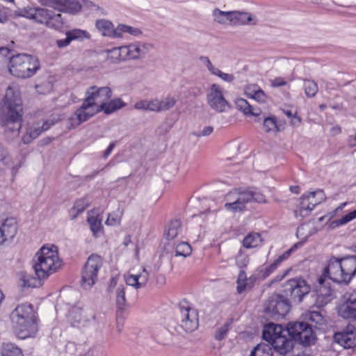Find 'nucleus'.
<instances>
[{"instance_id": "nucleus-28", "label": "nucleus", "mask_w": 356, "mask_h": 356, "mask_svg": "<svg viewBox=\"0 0 356 356\" xmlns=\"http://www.w3.org/2000/svg\"><path fill=\"white\" fill-rule=\"evenodd\" d=\"M262 241L260 234L257 232H251L248 234L243 240V245L245 248H252L259 246Z\"/></svg>"}, {"instance_id": "nucleus-23", "label": "nucleus", "mask_w": 356, "mask_h": 356, "mask_svg": "<svg viewBox=\"0 0 356 356\" xmlns=\"http://www.w3.org/2000/svg\"><path fill=\"white\" fill-rule=\"evenodd\" d=\"M91 200L88 196H84L76 200L72 208L70 210V216L71 220H74L80 213L90 204Z\"/></svg>"}, {"instance_id": "nucleus-63", "label": "nucleus", "mask_w": 356, "mask_h": 356, "mask_svg": "<svg viewBox=\"0 0 356 356\" xmlns=\"http://www.w3.org/2000/svg\"><path fill=\"white\" fill-rule=\"evenodd\" d=\"M120 222V218L116 216H113L112 215H109L106 220V223L108 225H119Z\"/></svg>"}, {"instance_id": "nucleus-51", "label": "nucleus", "mask_w": 356, "mask_h": 356, "mask_svg": "<svg viewBox=\"0 0 356 356\" xmlns=\"http://www.w3.org/2000/svg\"><path fill=\"white\" fill-rule=\"evenodd\" d=\"M301 245H302L301 242H298V243L294 244L291 248H289V250L285 251L283 254H282L277 258V261H279L281 264L282 261L287 259L290 257L291 253L293 252H294L296 250H297L298 248V247H300Z\"/></svg>"}, {"instance_id": "nucleus-13", "label": "nucleus", "mask_w": 356, "mask_h": 356, "mask_svg": "<svg viewBox=\"0 0 356 356\" xmlns=\"http://www.w3.org/2000/svg\"><path fill=\"white\" fill-rule=\"evenodd\" d=\"M344 301L337 307L339 316L344 319L356 321V291L346 293Z\"/></svg>"}, {"instance_id": "nucleus-54", "label": "nucleus", "mask_w": 356, "mask_h": 356, "mask_svg": "<svg viewBox=\"0 0 356 356\" xmlns=\"http://www.w3.org/2000/svg\"><path fill=\"white\" fill-rule=\"evenodd\" d=\"M35 8H25L18 10L16 13L17 15L26 17L27 19H33L34 17V11Z\"/></svg>"}, {"instance_id": "nucleus-49", "label": "nucleus", "mask_w": 356, "mask_h": 356, "mask_svg": "<svg viewBox=\"0 0 356 356\" xmlns=\"http://www.w3.org/2000/svg\"><path fill=\"white\" fill-rule=\"evenodd\" d=\"M325 278H328L327 275H324V269L323 270V273H322V275L318 277V282L320 285V292H321V294L323 296H326V297H330L332 296V290L328 288V289H324V290H325V293H323L322 291V288L324 287V284H325Z\"/></svg>"}, {"instance_id": "nucleus-53", "label": "nucleus", "mask_w": 356, "mask_h": 356, "mask_svg": "<svg viewBox=\"0 0 356 356\" xmlns=\"http://www.w3.org/2000/svg\"><path fill=\"white\" fill-rule=\"evenodd\" d=\"M10 161L11 158L8 150L0 143V162L4 165H9Z\"/></svg>"}, {"instance_id": "nucleus-27", "label": "nucleus", "mask_w": 356, "mask_h": 356, "mask_svg": "<svg viewBox=\"0 0 356 356\" xmlns=\"http://www.w3.org/2000/svg\"><path fill=\"white\" fill-rule=\"evenodd\" d=\"M232 13L233 11L225 12L218 8H215L213 11L214 20L222 24H232Z\"/></svg>"}, {"instance_id": "nucleus-62", "label": "nucleus", "mask_w": 356, "mask_h": 356, "mask_svg": "<svg viewBox=\"0 0 356 356\" xmlns=\"http://www.w3.org/2000/svg\"><path fill=\"white\" fill-rule=\"evenodd\" d=\"M200 60L205 63L208 70L211 73H212L213 72V70H216V67L213 65V64L211 63L209 57L202 56H200Z\"/></svg>"}, {"instance_id": "nucleus-45", "label": "nucleus", "mask_w": 356, "mask_h": 356, "mask_svg": "<svg viewBox=\"0 0 356 356\" xmlns=\"http://www.w3.org/2000/svg\"><path fill=\"white\" fill-rule=\"evenodd\" d=\"M280 264V263L277 261L276 259L273 263L265 267L264 268L259 270L260 273H261L262 280H264L270 276V275H271L277 268Z\"/></svg>"}, {"instance_id": "nucleus-24", "label": "nucleus", "mask_w": 356, "mask_h": 356, "mask_svg": "<svg viewBox=\"0 0 356 356\" xmlns=\"http://www.w3.org/2000/svg\"><path fill=\"white\" fill-rule=\"evenodd\" d=\"M125 106L126 104L120 98H116L99 106L97 111H104L106 114H111Z\"/></svg>"}, {"instance_id": "nucleus-50", "label": "nucleus", "mask_w": 356, "mask_h": 356, "mask_svg": "<svg viewBox=\"0 0 356 356\" xmlns=\"http://www.w3.org/2000/svg\"><path fill=\"white\" fill-rule=\"evenodd\" d=\"M213 70V72L211 74L218 76L224 81L232 83L234 80V76L232 74L224 73L217 67Z\"/></svg>"}, {"instance_id": "nucleus-14", "label": "nucleus", "mask_w": 356, "mask_h": 356, "mask_svg": "<svg viewBox=\"0 0 356 356\" xmlns=\"http://www.w3.org/2000/svg\"><path fill=\"white\" fill-rule=\"evenodd\" d=\"M125 289L126 286L124 285H120L115 291L116 295V321H117V327L118 330L120 331L122 327V325L124 320V312L128 308V305L127 303L126 297H125Z\"/></svg>"}, {"instance_id": "nucleus-7", "label": "nucleus", "mask_w": 356, "mask_h": 356, "mask_svg": "<svg viewBox=\"0 0 356 356\" xmlns=\"http://www.w3.org/2000/svg\"><path fill=\"white\" fill-rule=\"evenodd\" d=\"M40 69V60L34 56L19 54L10 58L9 72L14 76L28 79L35 75Z\"/></svg>"}, {"instance_id": "nucleus-17", "label": "nucleus", "mask_w": 356, "mask_h": 356, "mask_svg": "<svg viewBox=\"0 0 356 356\" xmlns=\"http://www.w3.org/2000/svg\"><path fill=\"white\" fill-rule=\"evenodd\" d=\"M318 193H322V190L305 193L300 197L298 209L294 211L296 218H300V220H302L310 214L312 209H311L309 198L314 199Z\"/></svg>"}, {"instance_id": "nucleus-9", "label": "nucleus", "mask_w": 356, "mask_h": 356, "mask_svg": "<svg viewBox=\"0 0 356 356\" xmlns=\"http://www.w3.org/2000/svg\"><path fill=\"white\" fill-rule=\"evenodd\" d=\"M103 266V259L97 254L88 257L81 270V286L84 289H90L98 280V273Z\"/></svg>"}, {"instance_id": "nucleus-44", "label": "nucleus", "mask_w": 356, "mask_h": 356, "mask_svg": "<svg viewBox=\"0 0 356 356\" xmlns=\"http://www.w3.org/2000/svg\"><path fill=\"white\" fill-rule=\"evenodd\" d=\"M250 262V258L246 254L239 251L236 257V265L240 270L245 269Z\"/></svg>"}, {"instance_id": "nucleus-26", "label": "nucleus", "mask_w": 356, "mask_h": 356, "mask_svg": "<svg viewBox=\"0 0 356 356\" xmlns=\"http://www.w3.org/2000/svg\"><path fill=\"white\" fill-rule=\"evenodd\" d=\"M42 132V129H40V123H35L33 126L30 127L25 135L22 137V142L24 144H29L34 139L37 138Z\"/></svg>"}, {"instance_id": "nucleus-5", "label": "nucleus", "mask_w": 356, "mask_h": 356, "mask_svg": "<svg viewBox=\"0 0 356 356\" xmlns=\"http://www.w3.org/2000/svg\"><path fill=\"white\" fill-rule=\"evenodd\" d=\"M324 275L334 283L348 286L356 276V255H331L324 267Z\"/></svg>"}, {"instance_id": "nucleus-6", "label": "nucleus", "mask_w": 356, "mask_h": 356, "mask_svg": "<svg viewBox=\"0 0 356 356\" xmlns=\"http://www.w3.org/2000/svg\"><path fill=\"white\" fill-rule=\"evenodd\" d=\"M34 262L35 275L39 278H47L62 266V260L58 257L55 245H43L35 254Z\"/></svg>"}, {"instance_id": "nucleus-18", "label": "nucleus", "mask_w": 356, "mask_h": 356, "mask_svg": "<svg viewBox=\"0 0 356 356\" xmlns=\"http://www.w3.org/2000/svg\"><path fill=\"white\" fill-rule=\"evenodd\" d=\"M65 35V38L58 40L56 41V45L58 47H66L74 40L83 41L84 39L89 40L90 38V34L87 31L79 29L69 30L66 31Z\"/></svg>"}, {"instance_id": "nucleus-34", "label": "nucleus", "mask_w": 356, "mask_h": 356, "mask_svg": "<svg viewBox=\"0 0 356 356\" xmlns=\"http://www.w3.org/2000/svg\"><path fill=\"white\" fill-rule=\"evenodd\" d=\"M45 278H39L36 276L34 277L27 274H23L22 276V281L23 282L22 286L24 287L36 288L42 285V280Z\"/></svg>"}, {"instance_id": "nucleus-11", "label": "nucleus", "mask_w": 356, "mask_h": 356, "mask_svg": "<svg viewBox=\"0 0 356 356\" xmlns=\"http://www.w3.org/2000/svg\"><path fill=\"white\" fill-rule=\"evenodd\" d=\"M181 313V327L186 332H193L199 326L198 312L196 309L190 307L187 301H181L179 304Z\"/></svg>"}, {"instance_id": "nucleus-52", "label": "nucleus", "mask_w": 356, "mask_h": 356, "mask_svg": "<svg viewBox=\"0 0 356 356\" xmlns=\"http://www.w3.org/2000/svg\"><path fill=\"white\" fill-rule=\"evenodd\" d=\"M250 96L251 98L257 100L259 102H266V95L261 88L252 90L251 93H250Z\"/></svg>"}, {"instance_id": "nucleus-8", "label": "nucleus", "mask_w": 356, "mask_h": 356, "mask_svg": "<svg viewBox=\"0 0 356 356\" xmlns=\"http://www.w3.org/2000/svg\"><path fill=\"white\" fill-rule=\"evenodd\" d=\"M310 286L300 277L289 279L281 285L280 292L289 303H300L310 292Z\"/></svg>"}, {"instance_id": "nucleus-41", "label": "nucleus", "mask_w": 356, "mask_h": 356, "mask_svg": "<svg viewBox=\"0 0 356 356\" xmlns=\"http://www.w3.org/2000/svg\"><path fill=\"white\" fill-rule=\"evenodd\" d=\"M236 108L245 115H250L252 113V106L243 98H238L235 100Z\"/></svg>"}, {"instance_id": "nucleus-59", "label": "nucleus", "mask_w": 356, "mask_h": 356, "mask_svg": "<svg viewBox=\"0 0 356 356\" xmlns=\"http://www.w3.org/2000/svg\"><path fill=\"white\" fill-rule=\"evenodd\" d=\"M125 282L127 285L134 286L136 289H140L136 275H128L125 276Z\"/></svg>"}, {"instance_id": "nucleus-20", "label": "nucleus", "mask_w": 356, "mask_h": 356, "mask_svg": "<svg viewBox=\"0 0 356 356\" xmlns=\"http://www.w3.org/2000/svg\"><path fill=\"white\" fill-rule=\"evenodd\" d=\"M95 27L103 36L118 38V26L114 28L113 24L108 19H97L95 22Z\"/></svg>"}, {"instance_id": "nucleus-19", "label": "nucleus", "mask_w": 356, "mask_h": 356, "mask_svg": "<svg viewBox=\"0 0 356 356\" xmlns=\"http://www.w3.org/2000/svg\"><path fill=\"white\" fill-rule=\"evenodd\" d=\"M243 206L250 202L258 203H265L266 197L261 193L256 190L248 189L245 191L238 192L236 197Z\"/></svg>"}, {"instance_id": "nucleus-25", "label": "nucleus", "mask_w": 356, "mask_h": 356, "mask_svg": "<svg viewBox=\"0 0 356 356\" xmlns=\"http://www.w3.org/2000/svg\"><path fill=\"white\" fill-rule=\"evenodd\" d=\"M0 356H24L22 350L13 343H4L0 347Z\"/></svg>"}, {"instance_id": "nucleus-60", "label": "nucleus", "mask_w": 356, "mask_h": 356, "mask_svg": "<svg viewBox=\"0 0 356 356\" xmlns=\"http://www.w3.org/2000/svg\"><path fill=\"white\" fill-rule=\"evenodd\" d=\"M148 108L147 111L159 112V104L158 99L147 100Z\"/></svg>"}, {"instance_id": "nucleus-46", "label": "nucleus", "mask_w": 356, "mask_h": 356, "mask_svg": "<svg viewBox=\"0 0 356 356\" xmlns=\"http://www.w3.org/2000/svg\"><path fill=\"white\" fill-rule=\"evenodd\" d=\"M88 222L93 234L96 235L102 228L101 220L97 216H90L88 218Z\"/></svg>"}, {"instance_id": "nucleus-39", "label": "nucleus", "mask_w": 356, "mask_h": 356, "mask_svg": "<svg viewBox=\"0 0 356 356\" xmlns=\"http://www.w3.org/2000/svg\"><path fill=\"white\" fill-rule=\"evenodd\" d=\"M192 252L191 246L187 242H181L178 243L175 248V256H182L184 257L191 255Z\"/></svg>"}, {"instance_id": "nucleus-33", "label": "nucleus", "mask_w": 356, "mask_h": 356, "mask_svg": "<svg viewBox=\"0 0 356 356\" xmlns=\"http://www.w3.org/2000/svg\"><path fill=\"white\" fill-rule=\"evenodd\" d=\"M49 15H51V10L42 8H35L33 19L38 23L47 25Z\"/></svg>"}, {"instance_id": "nucleus-47", "label": "nucleus", "mask_w": 356, "mask_h": 356, "mask_svg": "<svg viewBox=\"0 0 356 356\" xmlns=\"http://www.w3.org/2000/svg\"><path fill=\"white\" fill-rule=\"evenodd\" d=\"M262 280L261 273H260V270H259L258 273H254L252 274L250 277L248 278V282L245 284V291L246 290H251L254 288L256 282H259V280Z\"/></svg>"}, {"instance_id": "nucleus-16", "label": "nucleus", "mask_w": 356, "mask_h": 356, "mask_svg": "<svg viewBox=\"0 0 356 356\" xmlns=\"http://www.w3.org/2000/svg\"><path fill=\"white\" fill-rule=\"evenodd\" d=\"M17 220L15 218H7L0 222V245L12 240L17 234Z\"/></svg>"}, {"instance_id": "nucleus-21", "label": "nucleus", "mask_w": 356, "mask_h": 356, "mask_svg": "<svg viewBox=\"0 0 356 356\" xmlns=\"http://www.w3.org/2000/svg\"><path fill=\"white\" fill-rule=\"evenodd\" d=\"M121 61L128 59H137L141 55V45L139 44H131L119 47Z\"/></svg>"}, {"instance_id": "nucleus-37", "label": "nucleus", "mask_w": 356, "mask_h": 356, "mask_svg": "<svg viewBox=\"0 0 356 356\" xmlns=\"http://www.w3.org/2000/svg\"><path fill=\"white\" fill-rule=\"evenodd\" d=\"M124 33H129L134 36H138L142 34L140 29L134 28L126 24L118 25V38H122Z\"/></svg>"}, {"instance_id": "nucleus-4", "label": "nucleus", "mask_w": 356, "mask_h": 356, "mask_svg": "<svg viewBox=\"0 0 356 356\" xmlns=\"http://www.w3.org/2000/svg\"><path fill=\"white\" fill-rule=\"evenodd\" d=\"M13 331L19 339L34 337L38 331V317L31 304L17 306L10 314Z\"/></svg>"}, {"instance_id": "nucleus-32", "label": "nucleus", "mask_w": 356, "mask_h": 356, "mask_svg": "<svg viewBox=\"0 0 356 356\" xmlns=\"http://www.w3.org/2000/svg\"><path fill=\"white\" fill-rule=\"evenodd\" d=\"M250 356H273L270 345L259 343L251 351Z\"/></svg>"}, {"instance_id": "nucleus-3", "label": "nucleus", "mask_w": 356, "mask_h": 356, "mask_svg": "<svg viewBox=\"0 0 356 356\" xmlns=\"http://www.w3.org/2000/svg\"><path fill=\"white\" fill-rule=\"evenodd\" d=\"M112 95V90L108 86H92L89 87L86 92L83 104L69 119L71 127L76 128L92 117L98 112L97 109H94V107L97 104L102 105L108 101Z\"/></svg>"}, {"instance_id": "nucleus-58", "label": "nucleus", "mask_w": 356, "mask_h": 356, "mask_svg": "<svg viewBox=\"0 0 356 356\" xmlns=\"http://www.w3.org/2000/svg\"><path fill=\"white\" fill-rule=\"evenodd\" d=\"M325 194L323 191H322V193H318L316 196H315L314 199L309 198V202L311 205V209L313 210L321 202L325 200Z\"/></svg>"}, {"instance_id": "nucleus-40", "label": "nucleus", "mask_w": 356, "mask_h": 356, "mask_svg": "<svg viewBox=\"0 0 356 356\" xmlns=\"http://www.w3.org/2000/svg\"><path fill=\"white\" fill-rule=\"evenodd\" d=\"M248 278L245 270H240L236 280V291L238 294H241L245 291V284L248 282Z\"/></svg>"}, {"instance_id": "nucleus-36", "label": "nucleus", "mask_w": 356, "mask_h": 356, "mask_svg": "<svg viewBox=\"0 0 356 356\" xmlns=\"http://www.w3.org/2000/svg\"><path fill=\"white\" fill-rule=\"evenodd\" d=\"M303 87L306 96L309 98L314 97L318 90L317 83L309 79H305L304 81Z\"/></svg>"}, {"instance_id": "nucleus-29", "label": "nucleus", "mask_w": 356, "mask_h": 356, "mask_svg": "<svg viewBox=\"0 0 356 356\" xmlns=\"http://www.w3.org/2000/svg\"><path fill=\"white\" fill-rule=\"evenodd\" d=\"M64 24L65 22L62 15L59 13L56 14L51 10V15H49V16L47 26L57 31H62V29L64 27Z\"/></svg>"}, {"instance_id": "nucleus-2", "label": "nucleus", "mask_w": 356, "mask_h": 356, "mask_svg": "<svg viewBox=\"0 0 356 356\" xmlns=\"http://www.w3.org/2000/svg\"><path fill=\"white\" fill-rule=\"evenodd\" d=\"M24 116V108L20 91L8 86L0 102V126L4 127V134L8 142L19 135Z\"/></svg>"}, {"instance_id": "nucleus-1", "label": "nucleus", "mask_w": 356, "mask_h": 356, "mask_svg": "<svg viewBox=\"0 0 356 356\" xmlns=\"http://www.w3.org/2000/svg\"><path fill=\"white\" fill-rule=\"evenodd\" d=\"M262 337L272 349L284 355L293 349L295 343L306 347L316 340L312 327L307 323L298 321L289 322L286 328L273 323H268L264 327Z\"/></svg>"}, {"instance_id": "nucleus-31", "label": "nucleus", "mask_w": 356, "mask_h": 356, "mask_svg": "<svg viewBox=\"0 0 356 356\" xmlns=\"http://www.w3.org/2000/svg\"><path fill=\"white\" fill-rule=\"evenodd\" d=\"M181 221L175 219L170 222L167 229L165 231V235L168 240L174 239L179 233L181 229Z\"/></svg>"}, {"instance_id": "nucleus-15", "label": "nucleus", "mask_w": 356, "mask_h": 356, "mask_svg": "<svg viewBox=\"0 0 356 356\" xmlns=\"http://www.w3.org/2000/svg\"><path fill=\"white\" fill-rule=\"evenodd\" d=\"M334 340L344 348H352L356 346V328L348 325L340 332L334 334Z\"/></svg>"}, {"instance_id": "nucleus-38", "label": "nucleus", "mask_w": 356, "mask_h": 356, "mask_svg": "<svg viewBox=\"0 0 356 356\" xmlns=\"http://www.w3.org/2000/svg\"><path fill=\"white\" fill-rule=\"evenodd\" d=\"M232 322L233 319L230 318L222 326L218 327L216 330L214 334V338L216 339V340L220 341L223 340L226 337L229 330H230V327L232 324Z\"/></svg>"}, {"instance_id": "nucleus-56", "label": "nucleus", "mask_w": 356, "mask_h": 356, "mask_svg": "<svg viewBox=\"0 0 356 356\" xmlns=\"http://www.w3.org/2000/svg\"><path fill=\"white\" fill-rule=\"evenodd\" d=\"M136 276L138 280L139 288H142L147 284L149 274L145 268H143V273L139 275H136Z\"/></svg>"}, {"instance_id": "nucleus-57", "label": "nucleus", "mask_w": 356, "mask_h": 356, "mask_svg": "<svg viewBox=\"0 0 356 356\" xmlns=\"http://www.w3.org/2000/svg\"><path fill=\"white\" fill-rule=\"evenodd\" d=\"M309 319L318 325H322L324 322L323 316L319 312L313 311L310 312Z\"/></svg>"}, {"instance_id": "nucleus-48", "label": "nucleus", "mask_w": 356, "mask_h": 356, "mask_svg": "<svg viewBox=\"0 0 356 356\" xmlns=\"http://www.w3.org/2000/svg\"><path fill=\"white\" fill-rule=\"evenodd\" d=\"M263 126L266 132H269L277 129L276 118L274 117L265 118L264 120Z\"/></svg>"}, {"instance_id": "nucleus-35", "label": "nucleus", "mask_w": 356, "mask_h": 356, "mask_svg": "<svg viewBox=\"0 0 356 356\" xmlns=\"http://www.w3.org/2000/svg\"><path fill=\"white\" fill-rule=\"evenodd\" d=\"M356 218V209L349 212L342 218L333 220L330 223L331 229H335L341 225H345Z\"/></svg>"}, {"instance_id": "nucleus-55", "label": "nucleus", "mask_w": 356, "mask_h": 356, "mask_svg": "<svg viewBox=\"0 0 356 356\" xmlns=\"http://www.w3.org/2000/svg\"><path fill=\"white\" fill-rule=\"evenodd\" d=\"M108 58L113 63H119L121 61L120 54L119 51V47H114L112 49L108 51Z\"/></svg>"}, {"instance_id": "nucleus-12", "label": "nucleus", "mask_w": 356, "mask_h": 356, "mask_svg": "<svg viewBox=\"0 0 356 356\" xmlns=\"http://www.w3.org/2000/svg\"><path fill=\"white\" fill-rule=\"evenodd\" d=\"M207 100L209 106L219 113L225 111L226 106H229L228 102L224 97L222 88L216 83L211 85Z\"/></svg>"}, {"instance_id": "nucleus-43", "label": "nucleus", "mask_w": 356, "mask_h": 356, "mask_svg": "<svg viewBox=\"0 0 356 356\" xmlns=\"http://www.w3.org/2000/svg\"><path fill=\"white\" fill-rule=\"evenodd\" d=\"M159 112L168 111L172 108L176 104V99L174 97H167L163 99L159 100Z\"/></svg>"}, {"instance_id": "nucleus-22", "label": "nucleus", "mask_w": 356, "mask_h": 356, "mask_svg": "<svg viewBox=\"0 0 356 356\" xmlns=\"http://www.w3.org/2000/svg\"><path fill=\"white\" fill-rule=\"evenodd\" d=\"M81 3L76 0H57L55 10L75 15L81 10Z\"/></svg>"}, {"instance_id": "nucleus-61", "label": "nucleus", "mask_w": 356, "mask_h": 356, "mask_svg": "<svg viewBox=\"0 0 356 356\" xmlns=\"http://www.w3.org/2000/svg\"><path fill=\"white\" fill-rule=\"evenodd\" d=\"M134 108L137 110L147 111V99H143L135 103Z\"/></svg>"}, {"instance_id": "nucleus-64", "label": "nucleus", "mask_w": 356, "mask_h": 356, "mask_svg": "<svg viewBox=\"0 0 356 356\" xmlns=\"http://www.w3.org/2000/svg\"><path fill=\"white\" fill-rule=\"evenodd\" d=\"M286 84V81L282 77H276L272 81V86L273 87H280L285 86Z\"/></svg>"}, {"instance_id": "nucleus-30", "label": "nucleus", "mask_w": 356, "mask_h": 356, "mask_svg": "<svg viewBox=\"0 0 356 356\" xmlns=\"http://www.w3.org/2000/svg\"><path fill=\"white\" fill-rule=\"evenodd\" d=\"M232 15L233 25H245L253 20L251 15L248 13L233 11Z\"/></svg>"}, {"instance_id": "nucleus-10", "label": "nucleus", "mask_w": 356, "mask_h": 356, "mask_svg": "<svg viewBox=\"0 0 356 356\" xmlns=\"http://www.w3.org/2000/svg\"><path fill=\"white\" fill-rule=\"evenodd\" d=\"M290 309L289 300L282 293L271 294L264 303V313L275 318H284Z\"/></svg>"}, {"instance_id": "nucleus-42", "label": "nucleus", "mask_w": 356, "mask_h": 356, "mask_svg": "<svg viewBox=\"0 0 356 356\" xmlns=\"http://www.w3.org/2000/svg\"><path fill=\"white\" fill-rule=\"evenodd\" d=\"M224 207L226 210L234 213L242 211L245 209V207L241 203L237 197L233 202H226Z\"/></svg>"}]
</instances>
